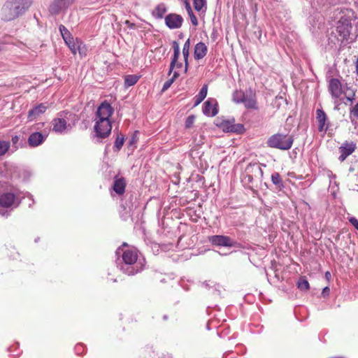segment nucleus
Here are the masks:
<instances>
[{"mask_svg": "<svg viewBox=\"0 0 358 358\" xmlns=\"http://www.w3.org/2000/svg\"><path fill=\"white\" fill-rule=\"evenodd\" d=\"M116 254H122V263L120 265V268L124 273L133 275L143 270L144 264L138 259V251L136 248H119Z\"/></svg>", "mask_w": 358, "mask_h": 358, "instance_id": "1", "label": "nucleus"}, {"mask_svg": "<svg viewBox=\"0 0 358 358\" xmlns=\"http://www.w3.org/2000/svg\"><path fill=\"white\" fill-rule=\"evenodd\" d=\"M32 0H7L1 10V19L4 22L15 20L31 6Z\"/></svg>", "mask_w": 358, "mask_h": 358, "instance_id": "2", "label": "nucleus"}, {"mask_svg": "<svg viewBox=\"0 0 358 358\" xmlns=\"http://www.w3.org/2000/svg\"><path fill=\"white\" fill-rule=\"evenodd\" d=\"M263 171L257 163L249 164L243 174L242 181L247 185H254L255 183L262 182Z\"/></svg>", "mask_w": 358, "mask_h": 358, "instance_id": "3", "label": "nucleus"}, {"mask_svg": "<svg viewBox=\"0 0 358 358\" xmlns=\"http://www.w3.org/2000/svg\"><path fill=\"white\" fill-rule=\"evenodd\" d=\"M293 142L294 138L290 135L275 134L268 139L267 145L270 148L287 150L292 148Z\"/></svg>", "mask_w": 358, "mask_h": 358, "instance_id": "4", "label": "nucleus"}, {"mask_svg": "<svg viewBox=\"0 0 358 358\" xmlns=\"http://www.w3.org/2000/svg\"><path fill=\"white\" fill-rule=\"evenodd\" d=\"M351 22L347 17H341L338 22L336 31L338 33V40L341 43L347 44L352 42L355 38L350 34Z\"/></svg>", "mask_w": 358, "mask_h": 358, "instance_id": "5", "label": "nucleus"}, {"mask_svg": "<svg viewBox=\"0 0 358 358\" xmlns=\"http://www.w3.org/2000/svg\"><path fill=\"white\" fill-rule=\"evenodd\" d=\"M59 29L64 41H65V43L68 45L71 52L73 55H76L77 52V49L80 48V45H83V42L78 38H76L75 41L65 26L61 24L59 27Z\"/></svg>", "mask_w": 358, "mask_h": 358, "instance_id": "6", "label": "nucleus"}, {"mask_svg": "<svg viewBox=\"0 0 358 358\" xmlns=\"http://www.w3.org/2000/svg\"><path fill=\"white\" fill-rule=\"evenodd\" d=\"M95 121L94 129L96 133V137L105 138L108 136L112 129L110 121L104 120H95Z\"/></svg>", "mask_w": 358, "mask_h": 358, "instance_id": "7", "label": "nucleus"}, {"mask_svg": "<svg viewBox=\"0 0 358 358\" xmlns=\"http://www.w3.org/2000/svg\"><path fill=\"white\" fill-rule=\"evenodd\" d=\"M74 1L75 0H52L49 6V12L52 15H57L66 10Z\"/></svg>", "mask_w": 358, "mask_h": 358, "instance_id": "8", "label": "nucleus"}, {"mask_svg": "<svg viewBox=\"0 0 358 358\" xmlns=\"http://www.w3.org/2000/svg\"><path fill=\"white\" fill-rule=\"evenodd\" d=\"M21 201L15 196V195L10 192L2 194L0 196V206L3 208L19 206Z\"/></svg>", "mask_w": 358, "mask_h": 358, "instance_id": "9", "label": "nucleus"}, {"mask_svg": "<svg viewBox=\"0 0 358 358\" xmlns=\"http://www.w3.org/2000/svg\"><path fill=\"white\" fill-rule=\"evenodd\" d=\"M183 17L176 13H169L164 17L165 24L170 29H177L182 27L183 23Z\"/></svg>", "mask_w": 358, "mask_h": 358, "instance_id": "10", "label": "nucleus"}, {"mask_svg": "<svg viewBox=\"0 0 358 358\" xmlns=\"http://www.w3.org/2000/svg\"><path fill=\"white\" fill-rule=\"evenodd\" d=\"M328 90L332 99L337 101L343 93V87L341 81L337 78H331L328 83Z\"/></svg>", "mask_w": 358, "mask_h": 358, "instance_id": "11", "label": "nucleus"}, {"mask_svg": "<svg viewBox=\"0 0 358 358\" xmlns=\"http://www.w3.org/2000/svg\"><path fill=\"white\" fill-rule=\"evenodd\" d=\"M71 115L69 112H62L59 114L60 117L55 118L52 122V130L56 133H62L67 127V122L65 118L66 115Z\"/></svg>", "mask_w": 358, "mask_h": 358, "instance_id": "12", "label": "nucleus"}, {"mask_svg": "<svg viewBox=\"0 0 358 358\" xmlns=\"http://www.w3.org/2000/svg\"><path fill=\"white\" fill-rule=\"evenodd\" d=\"M218 126L225 132L241 133L244 130L243 125L235 124L234 119L222 120Z\"/></svg>", "mask_w": 358, "mask_h": 358, "instance_id": "13", "label": "nucleus"}, {"mask_svg": "<svg viewBox=\"0 0 358 358\" xmlns=\"http://www.w3.org/2000/svg\"><path fill=\"white\" fill-rule=\"evenodd\" d=\"M113 113V109L111 106L105 101L99 106L95 120H109Z\"/></svg>", "mask_w": 358, "mask_h": 358, "instance_id": "14", "label": "nucleus"}, {"mask_svg": "<svg viewBox=\"0 0 358 358\" xmlns=\"http://www.w3.org/2000/svg\"><path fill=\"white\" fill-rule=\"evenodd\" d=\"M356 149V144L352 141H345L340 147L339 152L341 155L338 159L343 162L348 156H350Z\"/></svg>", "mask_w": 358, "mask_h": 358, "instance_id": "15", "label": "nucleus"}, {"mask_svg": "<svg viewBox=\"0 0 358 358\" xmlns=\"http://www.w3.org/2000/svg\"><path fill=\"white\" fill-rule=\"evenodd\" d=\"M209 241L213 245L217 246L232 247L234 245L232 239L227 236L214 235L209 238Z\"/></svg>", "mask_w": 358, "mask_h": 358, "instance_id": "16", "label": "nucleus"}, {"mask_svg": "<svg viewBox=\"0 0 358 358\" xmlns=\"http://www.w3.org/2000/svg\"><path fill=\"white\" fill-rule=\"evenodd\" d=\"M203 113L209 117H214L218 113L217 100L213 98H209L203 103Z\"/></svg>", "mask_w": 358, "mask_h": 358, "instance_id": "17", "label": "nucleus"}, {"mask_svg": "<svg viewBox=\"0 0 358 358\" xmlns=\"http://www.w3.org/2000/svg\"><path fill=\"white\" fill-rule=\"evenodd\" d=\"M47 136V134H43L41 132H33L28 138V143L31 147H37L45 141Z\"/></svg>", "mask_w": 358, "mask_h": 358, "instance_id": "18", "label": "nucleus"}, {"mask_svg": "<svg viewBox=\"0 0 358 358\" xmlns=\"http://www.w3.org/2000/svg\"><path fill=\"white\" fill-rule=\"evenodd\" d=\"M316 120L318 122L319 131H326L329 124L327 123V116L322 109L317 108L316 110Z\"/></svg>", "mask_w": 358, "mask_h": 358, "instance_id": "19", "label": "nucleus"}, {"mask_svg": "<svg viewBox=\"0 0 358 358\" xmlns=\"http://www.w3.org/2000/svg\"><path fill=\"white\" fill-rule=\"evenodd\" d=\"M47 108L48 106H45L44 103H41L36 106L28 112V120L29 121H34V120L37 119L41 115L44 113Z\"/></svg>", "mask_w": 358, "mask_h": 358, "instance_id": "20", "label": "nucleus"}, {"mask_svg": "<svg viewBox=\"0 0 358 358\" xmlns=\"http://www.w3.org/2000/svg\"><path fill=\"white\" fill-rule=\"evenodd\" d=\"M242 103H243L245 107L248 109L257 108L255 94L251 89H249V90L246 92V96Z\"/></svg>", "mask_w": 358, "mask_h": 358, "instance_id": "21", "label": "nucleus"}, {"mask_svg": "<svg viewBox=\"0 0 358 358\" xmlns=\"http://www.w3.org/2000/svg\"><path fill=\"white\" fill-rule=\"evenodd\" d=\"M208 52V48L203 42H199L194 46V57L196 60L203 59Z\"/></svg>", "mask_w": 358, "mask_h": 358, "instance_id": "22", "label": "nucleus"}, {"mask_svg": "<svg viewBox=\"0 0 358 358\" xmlns=\"http://www.w3.org/2000/svg\"><path fill=\"white\" fill-rule=\"evenodd\" d=\"M173 55L172 59L170 63L169 70V76H170L173 69L176 68V64L177 63V60L180 57V47L179 44L176 41L173 42Z\"/></svg>", "mask_w": 358, "mask_h": 358, "instance_id": "23", "label": "nucleus"}, {"mask_svg": "<svg viewBox=\"0 0 358 358\" xmlns=\"http://www.w3.org/2000/svg\"><path fill=\"white\" fill-rule=\"evenodd\" d=\"M126 187V182L123 178H115L113 184V190L117 194H122L124 192Z\"/></svg>", "mask_w": 358, "mask_h": 358, "instance_id": "24", "label": "nucleus"}, {"mask_svg": "<svg viewBox=\"0 0 358 358\" xmlns=\"http://www.w3.org/2000/svg\"><path fill=\"white\" fill-rule=\"evenodd\" d=\"M167 11L166 6L164 3H159L152 11V16L157 19H162Z\"/></svg>", "mask_w": 358, "mask_h": 358, "instance_id": "25", "label": "nucleus"}, {"mask_svg": "<svg viewBox=\"0 0 358 358\" xmlns=\"http://www.w3.org/2000/svg\"><path fill=\"white\" fill-rule=\"evenodd\" d=\"M189 48H190V40L188 38L185 42L182 48V55L185 61V69L184 72L187 73L188 69V57H189Z\"/></svg>", "mask_w": 358, "mask_h": 358, "instance_id": "26", "label": "nucleus"}, {"mask_svg": "<svg viewBox=\"0 0 358 358\" xmlns=\"http://www.w3.org/2000/svg\"><path fill=\"white\" fill-rule=\"evenodd\" d=\"M208 92V85H204L200 90L199 94L194 97L195 103L194 106H197L201 103L203 100L206 97Z\"/></svg>", "mask_w": 358, "mask_h": 358, "instance_id": "27", "label": "nucleus"}, {"mask_svg": "<svg viewBox=\"0 0 358 358\" xmlns=\"http://www.w3.org/2000/svg\"><path fill=\"white\" fill-rule=\"evenodd\" d=\"M246 96V93L241 90H235L232 94V100L236 103H242Z\"/></svg>", "mask_w": 358, "mask_h": 358, "instance_id": "28", "label": "nucleus"}, {"mask_svg": "<svg viewBox=\"0 0 358 358\" xmlns=\"http://www.w3.org/2000/svg\"><path fill=\"white\" fill-rule=\"evenodd\" d=\"M179 76H180V74L178 71H174L173 76L171 78H169V80H167L164 83L162 89V92H166L171 86V85L174 83V81L179 77Z\"/></svg>", "mask_w": 358, "mask_h": 358, "instance_id": "29", "label": "nucleus"}, {"mask_svg": "<svg viewBox=\"0 0 358 358\" xmlns=\"http://www.w3.org/2000/svg\"><path fill=\"white\" fill-rule=\"evenodd\" d=\"M271 181L279 189L284 187L282 178L278 173L275 172L271 175Z\"/></svg>", "mask_w": 358, "mask_h": 358, "instance_id": "30", "label": "nucleus"}, {"mask_svg": "<svg viewBox=\"0 0 358 358\" xmlns=\"http://www.w3.org/2000/svg\"><path fill=\"white\" fill-rule=\"evenodd\" d=\"M139 76L136 75H128L124 78V85L126 87L134 85L138 80Z\"/></svg>", "mask_w": 358, "mask_h": 358, "instance_id": "31", "label": "nucleus"}, {"mask_svg": "<svg viewBox=\"0 0 358 358\" xmlns=\"http://www.w3.org/2000/svg\"><path fill=\"white\" fill-rule=\"evenodd\" d=\"M298 288L302 291L308 290L309 289V283L305 278H301L297 283Z\"/></svg>", "mask_w": 358, "mask_h": 358, "instance_id": "32", "label": "nucleus"}, {"mask_svg": "<svg viewBox=\"0 0 358 358\" xmlns=\"http://www.w3.org/2000/svg\"><path fill=\"white\" fill-rule=\"evenodd\" d=\"M10 148V143L8 141H0V156H2L6 153Z\"/></svg>", "mask_w": 358, "mask_h": 358, "instance_id": "33", "label": "nucleus"}, {"mask_svg": "<svg viewBox=\"0 0 358 358\" xmlns=\"http://www.w3.org/2000/svg\"><path fill=\"white\" fill-rule=\"evenodd\" d=\"M206 4V0H194V9L197 11H201Z\"/></svg>", "mask_w": 358, "mask_h": 358, "instance_id": "34", "label": "nucleus"}, {"mask_svg": "<svg viewBox=\"0 0 358 358\" xmlns=\"http://www.w3.org/2000/svg\"><path fill=\"white\" fill-rule=\"evenodd\" d=\"M124 136H118L115 141L114 149L116 151H119L122 148V147L124 144Z\"/></svg>", "mask_w": 358, "mask_h": 358, "instance_id": "35", "label": "nucleus"}, {"mask_svg": "<svg viewBox=\"0 0 358 358\" xmlns=\"http://www.w3.org/2000/svg\"><path fill=\"white\" fill-rule=\"evenodd\" d=\"M352 117L358 120V103L350 110V118Z\"/></svg>", "mask_w": 358, "mask_h": 358, "instance_id": "36", "label": "nucleus"}, {"mask_svg": "<svg viewBox=\"0 0 358 358\" xmlns=\"http://www.w3.org/2000/svg\"><path fill=\"white\" fill-rule=\"evenodd\" d=\"M188 15L189 16V18H190L192 24L194 26H197L198 25V20H197L196 17L193 13V11L192 10L190 12H188Z\"/></svg>", "mask_w": 358, "mask_h": 358, "instance_id": "37", "label": "nucleus"}, {"mask_svg": "<svg viewBox=\"0 0 358 358\" xmlns=\"http://www.w3.org/2000/svg\"><path fill=\"white\" fill-rule=\"evenodd\" d=\"M194 122V116H189L185 121L186 128H190Z\"/></svg>", "mask_w": 358, "mask_h": 358, "instance_id": "38", "label": "nucleus"}, {"mask_svg": "<svg viewBox=\"0 0 358 358\" xmlns=\"http://www.w3.org/2000/svg\"><path fill=\"white\" fill-rule=\"evenodd\" d=\"M349 222L358 230V220L355 217H350L348 218Z\"/></svg>", "mask_w": 358, "mask_h": 358, "instance_id": "39", "label": "nucleus"}, {"mask_svg": "<svg viewBox=\"0 0 358 358\" xmlns=\"http://www.w3.org/2000/svg\"><path fill=\"white\" fill-rule=\"evenodd\" d=\"M19 140H20V137L17 135L13 136L12 137L11 141H12L13 145L15 146V148H18Z\"/></svg>", "mask_w": 358, "mask_h": 358, "instance_id": "40", "label": "nucleus"}, {"mask_svg": "<svg viewBox=\"0 0 358 358\" xmlns=\"http://www.w3.org/2000/svg\"><path fill=\"white\" fill-rule=\"evenodd\" d=\"M137 133H138V131H136L131 137L130 141H129V145H131L132 144H134L137 142V141H138Z\"/></svg>", "mask_w": 358, "mask_h": 358, "instance_id": "41", "label": "nucleus"}, {"mask_svg": "<svg viewBox=\"0 0 358 358\" xmlns=\"http://www.w3.org/2000/svg\"><path fill=\"white\" fill-rule=\"evenodd\" d=\"M182 1L185 5V7L187 13L192 11V7H191L189 0H182Z\"/></svg>", "mask_w": 358, "mask_h": 358, "instance_id": "42", "label": "nucleus"}, {"mask_svg": "<svg viewBox=\"0 0 358 358\" xmlns=\"http://www.w3.org/2000/svg\"><path fill=\"white\" fill-rule=\"evenodd\" d=\"M124 24L130 29H136V24L133 22H131L129 20H126L124 22Z\"/></svg>", "mask_w": 358, "mask_h": 358, "instance_id": "43", "label": "nucleus"}, {"mask_svg": "<svg viewBox=\"0 0 358 358\" xmlns=\"http://www.w3.org/2000/svg\"><path fill=\"white\" fill-rule=\"evenodd\" d=\"M78 51L79 52L80 55H85V47L83 43L82 45H80V48L77 49V52Z\"/></svg>", "mask_w": 358, "mask_h": 358, "instance_id": "44", "label": "nucleus"}, {"mask_svg": "<svg viewBox=\"0 0 358 358\" xmlns=\"http://www.w3.org/2000/svg\"><path fill=\"white\" fill-rule=\"evenodd\" d=\"M329 292H330V289L328 287H325L323 289H322V295L324 296H328L329 294Z\"/></svg>", "mask_w": 358, "mask_h": 358, "instance_id": "45", "label": "nucleus"}, {"mask_svg": "<svg viewBox=\"0 0 358 358\" xmlns=\"http://www.w3.org/2000/svg\"><path fill=\"white\" fill-rule=\"evenodd\" d=\"M182 66V64L181 62H178L177 61V63H176V68H177V69H180V68H181Z\"/></svg>", "mask_w": 358, "mask_h": 358, "instance_id": "46", "label": "nucleus"}, {"mask_svg": "<svg viewBox=\"0 0 358 358\" xmlns=\"http://www.w3.org/2000/svg\"><path fill=\"white\" fill-rule=\"evenodd\" d=\"M353 96H355V94H353ZM347 100L352 102L354 100V96L347 97Z\"/></svg>", "mask_w": 358, "mask_h": 358, "instance_id": "47", "label": "nucleus"}, {"mask_svg": "<svg viewBox=\"0 0 358 358\" xmlns=\"http://www.w3.org/2000/svg\"><path fill=\"white\" fill-rule=\"evenodd\" d=\"M325 275L327 278H328L329 276H331V274L329 271H327V272H326Z\"/></svg>", "mask_w": 358, "mask_h": 358, "instance_id": "48", "label": "nucleus"}, {"mask_svg": "<svg viewBox=\"0 0 358 358\" xmlns=\"http://www.w3.org/2000/svg\"><path fill=\"white\" fill-rule=\"evenodd\" d=\"M82 347H83V346H82V345H78L76 346V350H79V348H82Z\"/></svg>", "mask_w": 358, "mask_h": 358, "instance_id": "49", "label": "nucleus"}, {"mask_svg": "<svg viewBox=\"0 0 358 358\" xmlns=\"http://www.w3.org/2000/svg\"><path fill=\"white\" fill-rule=\"evenodd\" d=\"M122 246L124 248L125 246H127V245L126 243H124Z\"/></svg>", "mask_w": 358, "mask_h": 358, "instance_id": "50", "label": "nucleus"}, {"mask_svg": "<svg viewBox=\"0 0 358 358\" xmlns=\"http://www.w3.org/2000/svg\"><path fill=\"white\" fill-rule=\"evenodd\" d=\"M356 31L358 32V27H356Z\"/></svg>", "mask_w": 358, "mask_h": 358, "instance_id": "51", "label": "nucleus"}, {"mask_svg": "<svg viewBox=\"0 0 358 358\" xmlns=\"http://www.w3.org/2000/svg\"><path fill=\"white\" fill-rule=\"evenodd\" d=\"M0 214H1V215H3V213H1V212H0Z\"/></svg>", "mask_w": 358, "mask_h": 358, "instance_id": "52", "label": "nucleus"}]
</instances>
